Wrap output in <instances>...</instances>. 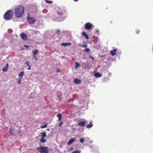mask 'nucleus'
<instances>
[{
    "label": "nucleus",
    "instance_id": "30",
    "mask_svg": "<svg viewBox=\"0 0 153 153\" xmlns=\"http://www.w3.org/2000/svg\"><path fill=\"white\" fill-rule=\"evenodd\" d=\"M72 153H80V152L79 151H73Z\"/></svg>",
    "mask_w": 153,
    "mask_h": 153
},
{
    "label": "nucleus",
    "instance_id": "22",
    "mask_svg": "<svg viewBox=\"0 0 153 153\" xmlns=\"http://www.w3.org/2000/svg\"><path fill=\"white\" fill-rule=\"evenodd\" d=\"M57 117H58L59 121H60L61 120V115L60 114H58V115L57 116Z\"/></svg>",
    "mask_w": 153,
    "mask_h": 153
},
{
    "label": "nucleus",
    "instance_id": "1",
    "mask_svg": "<svg viewBox=\"0 0 153 153\" xmlns=\"http://www.w3.org/2000/svg\"><path fill=\"white\" fill-rule=\"evenodd\" d=\"M24 13V7L22 5L17 6L15 8V15L18 18H21Z\"/></svg>",
    "mask_w": 153,
    "mask_h": 153
},
{
    "label": "nucleus",
    "instance_id": "18",
    "mask_svg": "<svg viewBox=\"0 0 153 153\" xmlns=\"http://www.w3.org/2000/svg\"><path fill=\"white\" fill-rule=\"evenodd\" d=\"M83 36H84L85 37V39H88V35L85 32H83L82 33Z\"/></svg>",
    "mask_w": 153,
    "mask_h": 153
},
{
    "label": "nucleus",
    "instance_id": "19",
    "mask_svg": "<svg viewBox=\"0 0 153 153\" xmlns=\"http://www.w3.org/2000/svg\"><path fill=\"white\" fill-rule=\"evenodd\" d=\"M40 143H44L46 142V140L44 139V138H41L40 140Z\"/></svg>",
    "mask_w": 153,
    "mask_h": 153
},
{
    "label": "nucleus",
    "instance_id": "2",
    "mask_svg": "<svg viewBox=\"0 0 153 153\" xmlns=\"http://www.w3.org/2000/svg\"><path fill=\"white\" fill-rule=\"evenodd\" d=\"M13 16V12L11 10H9L6 12L4 15V18L6 21L11 19Z\"/></svg>",
    "mask_w": 153,
    "mask_h": 153
},
{
    "label": "nucleus",
    "instance_id": "10",
    "mask_svg": "<svg viewBox=\"0 0 153 153\" xmlns=\"http://www.w3.org/2000/svg\"><path fill=\"white\" fill-rule=\"evenodd\" d=\"M117 51V49H114L110 51V54L113 56H114L116 54V52Z\"/></svg>",
    "mask_w": 153,
    "mask_h": 153
},
{
    "label": "nucleus",
    "instance_id": "24",
    "mask_svg": "<svg viewBox=\"0 0 153 153\" xmlns=\"http://www.w3.org/2000/svg\"><path fill=\"white\" fill-rule=\"evenodd\" d=\"M75 68H78V67L79 66V64L77 62H76L75 63Z\"/></svg>",
    "mask_w": 153,
    "mask_h": 153
},
{
    "label": "nucleus",
    "instance_id": "25",
    "mask_svg": "<svg viewBox=\"0 0 153 153\" xmlns=\"http://www.w3.org/2000/svg\"><path fill=\"white\" fill-rule=\"evenodd\" d=\"M83 51H85L87 53H88L90 51V49L89 48H86L83 50Z\"/></svg>",
    "mask_w": 153,
    "mask_h": 153
},
{
    "label": "nucleus",
    "instance_id": "15",
    "mask_svg": "<svg viewBox=\"0 0 153 153\" xmlns=\"http://www.w3.org/2000/svg\"><path fill=\"white\" fill-rule=\"evenodd\" d=\"M74 82L75 84H79L80 83V81L78 79H75L74 80Z\"/></svg>",
    "mask_w": 153,
    "mask_h": 153
},
{
    "label": "nucleus",
    "instance_id": "35",
    "mask_svg": "<svg viewBox=\"0 0 153 153\" xmlns=\"http://www.w3.org/2000/svg\"><path fill=\"white\" fill-rule=\"evenodd\" d=\"M24 47L25 48H28V47H29L27 45H24Z\"/></svg>",
    "mask_w": 153,
    "mask_h": 153
},
{
    "label": "nucleus",
    "instance_id": "38",
    "mask_svg": "<svg viewBox=\"0 0 153 153\" xmlns=\"http://www.w3.org/2000/svg\"><path fill=\"white\" fill-rule=\"evenodd\" d=\"M74 1H75V2H76L77 1H78V0H73Z\"/></svg>",
    "mask_w": 153,
    "mask_h": 153
},
{
    "label": "nucleus",
    "instance_id": "27",
    "mask_svg": "<svg viewBox=\"0 0 153 153\" xmlns=\"http://www.w3.org/2000/svg\"><path fill=\"white\" fill-rule=\"evenodd\" d=\"M46 127H47V125L45 124L44 125L41 126V127H40V128H46Z\"/></svg>",
    "mask_w": 153,
    "mask_h": 153
},
{
    "label": "nucleus",
    "instance_id": "14",
    "mask_svg": "<svg viewBox=\"0 0 153 153\" xmlns=\"http://www.w3.org/2000/svg\"><path fill=\"white\" fill-rule=\"evenodd\" d=\"M24 71H22L19 74V78L18 79H22L24 76Z\"/></svg>",
    "mask_w": 153,
    "mask_h": 153
},
{
    "label": "nucleus",
    "instance_id": "3",
    "mask_svg": "<svg viewBox=\"0 0 153 153\" xmlns=\"http://www.w3.org/2000/svg\"><path fill=\"white\" fill-rule=\"evenodd\" d=\"M36 150H38L40 153H48V149L47 146H41L36 148Z\"/></svg>",
    "mask_w": 153,
    "mask_h": 153
},
{
    "label": "nucleus",
    "instance_id": "23",
    "mask_svg": "<svg viewBox=\"0 0 153 153\" xmlns=\"http://www.w3.org/2000/svg\"><path fill=\"white\" fill-rule=\"evenodd\" d=\"M46 136V133L45 132H44L42 133V135H41V138H44Z\"/></svg>",
    "mask_w": 153,
    "mask_h": 153
},
{
    "label": "nucleus",
    "instance_id": "31",
    "mask_svg": "<svg viewBox=\"0 0 153 153\" xmlns=\"http://www.w3.org/2000/svg\"><path fill=\"white\" fill-rule=\"evenodd\" d=\"M80 143H83V142H84V140H83V138H81V139H80Z\"/></svg>",
    "mask_w": 153,
    "mask_h": 153
},
{
    "label": "nucleus",
    "instance_id": "6",
    "mask_svg": "<svg viewBox=\"0 0 153 153\" xmlns=\"http://www.w3.org/2000/svg\"><path fill=\"white\" fill-rule=\"evenodd\" d=\"M27 19L30 24H33L36 21V19L34 17H30L29 16H27Z\"/></svg>",
    "mask_w": 153,
    "mask_h": 153
},
{
    "label": "nucleus",
    "instance_id": "9",
    "mask_svg": "<svg viewBox=\"0 0 153 153\" xmlns=\"http://www.w3.org/2000/svg\"><path fill=\"white\" fill-rule=\"evenodd\" d=\"M75 141V139L74 138H71L70 140L68 141V145L69 146L71 144H72Z\"/></svg>",
    "mask_w": 153,
    "mask_h": 153
},
{
    "label": "nucleus",
    "instance_id": "12",
    "mask_svg": "<svg viewBox=\"0 0 153 153\" xmlns=\"http://www.w3.org/2000/svg\"><path fill=\"white\" fill-rule=\"evenodd\" d=\"M94 76L96 78H99L101 77L102 75L99 73L97 72L94 74Z\"/></svg>",
    "mask_w": 153,
    "mask_h": 153
},
{
    "label": "nucleus",
    "instance_id": "40",
    "mask_svg": "<svg viewBox=\"0 0 153 153\" xmlns=\"http://www.w3.org/2000/svg\"><path fill=\"white\" fill-rule=\"evenodd\" d=\"M36 59L37 60V59L36 58Z\"/></svg>",
    "mask_w": 153,
    "mask_h": 153
},
{
    "label": "nucleus",
    "instance_id": "32",
    "mask_svg": "<svg viewBox=\"0 0 153 153\" xmlns=\"http://www.w3.org/2000/svg\"><path fill=\"white\" fill-rule=\"evenodd\" d=\"M60 30L58 29L56 30V34H58Z\"/></svg>",
    "mask_w": 153,
    "mask_h": 153
},
{
    "label": "nucleus",
    "instance_id": "39",
    "mask_svg": "<svg viewBox=\"0 0 153 153\" xmlns=\"http://www.w3.org/2000/svg\"><path fill=\"white\" fill-rule=\"evenodd\" d=\"M152 50H153V48H152Z\"/></svg>",
    "mask_w": 153,
    "mask_h": 153
},
{
    "label": "nucleus",
    "instance_id": "13",
    "mask_svg": "<svg viewBox=\"0 0 153 153\" xmlns=\"http://www.w3.org/2000/svg\"><path fill=\"white\" fill-rule=\"evenodd\" d=\"M8 66L9 65H8V64L7 63L6 65V66H5V67L3 68L2 69V71L4 72L7 71V68H8Z\"/></svg>",
    "mask_w": 153,
    "mask_h": 153
},
{
    "label": "nucleus",
    "instance_id": "5",
    "mask_svg": "<svg viewBox=\"0 0 153 153\" xmlns=\"http://www.w3.org/2000/svg\"><path fill=\"white\" fill-rule=\"evenodd\" d=\"M58 9L59 10L57 11V13L59 16H62L65 13V9L63 7H59Z\"/></svg>",
    "mask_w": 153,
    "mask_h": 153
},
{
    "label": "nucleus",
    "instance_id": "33",
    "mask_svg": "<svg viewBox=\"0 0 153 153\" xmlns=\"http://www.w3.org/2000/svg\"><path fill=\"white\" fill-rule=\"evenodd\" d=\"M140 32V30H136V33L137 34H139V33Z\"/></svg>",
    "mask_w": 153,
    "mask_h": 153
},
{
    "label": "nucleus",
    "instance_id": "4",
    "mask_svg": "<svg viewBox=\"0 0 153 153\" xmlns=\"http://www.w3.org/2000/svg\"><path fill=\"white\" fill-rule=\"evenodd\" d=\"M87 121L83 119H81L77 122V125L79 127L83 128L85 126V124L86 123Z\"/></svg>",
    "mask_w": 153,
    "mask_h": 153
},
{
    "label": "nucleus",
    "instance_id": "8",
    "mask_svg": "<svg viewBox=\"0 0 153 153\" xmlns=\"http://www.w3.org/2000/svg\"><path fill=\"white\" fill-rule=\"evenodd\" d=\"M22 39H23V40L24 41H26L27 39V36L24 33H22L20 35Z\"/></svg>",
    "mask_w": 153,
    "mask_h": 153
},
{
    "label": "nucleus",
    "instance_id": "21",
    "mask_svg": "<svg viewBox=\"0 0 153 153\" xmlns=\"http://www.w3.org/2000/svg\"><path fill=\"white\" fill-rule=\"evenodd\" d=\"M38 53V50L37 49H36V50H34V51L33 52V56L34 57H35V56Z\"/></svg>",
    "mask_w": 153,
    "mask_h": 153
},
{
    "label": "nucleus",
    "instance_id": "7",
    "mask_svg": "<svg viewBox=\"0 0 153 153\" xmlns=\"http://www.w3.org/2000/svg\"><path fill=\"white\" fill-rule=\"evenodd\" d=\"M92 25L90 23L88 22L85 24V29L87 30H89L92 28Z\"/></svg>",
    "mask_w": 153,
    "mask_h": 153
},
{
    "label": "nucleus",
    "instance_id": "28",
    "mask_svg": "<svg viewBox=\"0 0 153 153\" xmlns=\"http://www.w3.org/2000/svg\"><path fill=\"white\" fill-rule=\"evenodd\" d=\"M46 2L48 3L49 4H51L52 3V2L51 1H48V0H46Z\"/></svg>",
    "mask_w": 153,
    "mask_h": 153
},
{
    "label": "nucleus",
    "instance_id": "26",
    "mask_svg": "<svg viewBox=\"0 0 153 153\" xmlns=\"http://www.w3.org/2000/svg\"><path fill=\"white\" fill-rule=\"evenodd\" d=\"M13 130L12 129V128L10 129V130H9V132H10V133L12 135H13Z\"/></svg>",
    "mask_w": 153,
    "mask_h": 153
},
{
    "label": "nucleus",
    "instance_id": "20",
    "mask_svg": "<svg viewBox=\"0 0 153 153\" xmlns=\"http://www.w3.org/2000/svg\"><path fill=\"white\" fill-rule=\"evenodd\" d=\"M25 64H26V65H27V66H28V68H26V69L28 70H30V67L29 65V62L27 61L25 62Z\"/></svg>",
    "mask_w": 153,
    "mask_h": 153
},
{
    "label": "nucleus",
    "instance_id": "37",
    "mask_svg": "<svg viewBox=\"0 0 153 153\" xmlns=\"http://www.w3.org/2000/svg\"><path fill=\"white\" fill-rule=\"evenodd\" d=\"M57 72H58V73H59L60 72V70L59 69H58L57 70Z\"/></svg>",
    "mask_w": 153,
    "mask_h": 153
},
{
    "label": "nucleus",
    "instance_id": "34",
    "mask_svg": "<svg viewBox=\"0 0 153 153\" xmlns=\"http://www.w3.org/2000/svg\"><path fill=\"white\" fill-rule=\"evenodd\" d=\"M57 97H58V99L59 100H61V95L59 96H57Z\"/></svg>",
    "mask_w": 153,
    "mask_h": 153
},
{
    "label": "nucleus",
    "instance_id": "36",
    "mask_svg": "<svg viewBox=\"0 0 153 153\" xmlns=\"http://www.w3.org/2000/svg\"><path fill=\"white\" fill-rule=\"evenodd\" d=\"M62 124V122H60V123H59V127H60L61 126Z\"/></svg>",
    "mask_w": 153,
    "mask_h": 153
},
{
    "label": "nucleus",
    "instance_id": "16",
    "mask_svg": "<svg viewBox=\"0 0 153 153\" xmlns=\"http://www.w3.org/2000/svg\"><path fill=\"white\" fill-rule=\"evenodd\" d=\"M78 46H80V47L83 48H86L88 46V45L86 44H85L84 45H82L80 44H78Z\"/></svg>",
    "mask_w": 153,
    "mask_h": 153
},
{
    "label": "nucleus",
    "instance_id": "11",
    "mask_svg": "<svg viewBox=\"0 0 153 153\" xmlns=\"http://www.w3.org/2000/svg\"><path fill=\"white\" fill-rule=\"evenodd\" d=\"M61 45V46H62L66 47L68 46H71V43H63L61 44V45Z\"/></svg>",
    "mask_w": 153,
    "mask_h": 153
},
{
    "label": "nucleus",
    "instance_id": "29",
    "mask_svg": "<svg viewBox=\"0 0 153 153\" xmlns=\"http://www.w3.org/2000/svg\"><path fill=\"white\" fill-rule=\"evenodd\" d=\"M22 79H18V81H17V83L19 84L21 83V80Z\"/></svg>",
    "mask_w": 153,
    "mask_h": 153
},
{
    "label": "nucleus",
    "instance_id": "17",
    "mask_svg": "<svg viewBox=\"0 0 153 153\" xmlns=\"http://www.w3.org/2000/svg\"><path fill=\"white\" fill-rule=\"evenodd\" d=\"M92 122H90L89 124L86 125V128H90L92 127Z\"/></svg>",
    "mask_w": 153,
    "mask_h": 153
}]
</instances>
